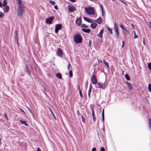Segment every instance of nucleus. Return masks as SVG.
I'll list each match as a JSON object with an SVG mask.
<instances>
[{"mask_svg": "<svg viewBox=\"0 0 151 151\" xmlns=\"http://www.w3.org/2000/svg\"><path fill=\"white\" fill-rule=\"evenodd\" d=\"M17 3L18 5V9L17 10V14L18 15L21 17L22 16L24 12V5L22 3L21 0H17Z\"/></svg>", "mask_w": 151, "mask_h": 151, "instance_id": "obj_1", "label": "nucleus"}, {"mask_svg": "<svg viewBox=\"0 0 151 151\" xmlns=\"http://www.w3.org/2000/svg\"><path fill=\"white\" fill-rule=\"evenodd\" d=\"M90 108L92 111V117L95 116L94 109L93 108L92 106V105L90 106Z\"/></svg>", "mask_w": 151, "mask_h": 151, "instance_id": "obj_17", "label": "nucleus"}, {"mask_svg": "<svg viewBox=\"0 0 151 151\" xmlns=\"http://www.w3.org/2000/svg\"><path fill=\"white\" fill-rule=\"evenodd\" d=\"M104 32V29H101L99 34L97 35V36L101 37L102 38V35L103 34Z\"/></svg>", "mask_w": 151, "mask_h": 151, "instance_id": "obj_10", "label": "nucleus"}, {"mask_svg": "<svg viewBox=\"0 0 151 151\" xmlns=\"http://www.w3.org/2000/svg\"><path fill=\"white\" fill-rule=\"evenodd\" d=\"M101 12H102V16H104V10L101 11Z\"/></svg>", "mask_w": 151, "mask_h": 151, "instance_id": "obj_51", "label": "nucleus"}, {"mask_svg": "<svg viewBox=\"0 0 151 151\" xmlns=\"http://www.w3.org/2000/svg\"><path fill=\"white\" fill-rule=\"evenodd\" d=\"M37 151H41V150L39 148H38L37 149Z\"/></svg>", "mask_w": 151, "mask_h": 151, "instance_id": "obj_60", "label": "nucleus"}, {"mask_svg": "<svg viewBox=\"0 0 151 151\" xmlns=\"http://www.w3.org/2000/svg\"><path fill=\"white\" fill-rule=\"evenodd\" d=\"M113 29L116 34L115 36L117 38H118L119 36V32L117 26L115 23H114Z\"/></svg>", "mask_w": 151, "mask_h": 151, "instance_id": "obj_4", "label": "nucleus"}, {"mask_svg": "<svg viewBox=\"0 0 151 151\" xmlns=\"http://www.w3.org/2000/svg\"><path fill=\"white\" fill-rule=\"evenodd\" d=\"M70 1H71L72 2H75L76 0H69Z\"/></svg>", "mask_w": 151, "mask_h": 151, "instance_id": "obj_56", "label": "nucleus"}, {"mask_svg": "<svg viewBox=\"0 0 151 151\" xmlns=\"http://www.w3.org/2000/svg\"><path fill=\"white\" fill-rule=\"evenodd\" d=\"M62 28V25L61 24H58L55 25V32L58 33L59 30H60Z\"/></svg>", "mask_w": 151, "mask_h": 151, "instance_id": "obj_6", "label": "nucleus"}, {"mask_svg": "<svg viewBox=\"0 0 151 151\" xmlns=\"http://www.w3.org/2000/svg\"><path fill=\"white\" fill-rule=\"evenodd\" d=\"M106 28H107V29L108 31L111 34H113V32L112 31V29L110 28L108 26H106Z\"/></svg>", "mask_w": 151, "mask_h": 151, "instance_id": "obj_20", "label": "nucleus"}, {"mask_svg": "<svg viewBox=\"0 0 151 151\" xmlns=\"http://www.w3.org/2000/svg\"><path fill=\"white\" fill-rule=\"evenodd\" d=\"M97 85H98L100 87V88H101V87H102L103 86V84L102 83H97Z\"/></svg>", "mask_w": 151, "mask_h": 151, "instance_id": "obj_30", "label": "nucleus"}, {"mask_svg": "<svg viewBox=\"0 0 151 151\" xmlns=\"http://www.w3.org/2000/svg\"><path fill=\"white\" fill-rule=\"evenodd\" d=\"M82 30L83 32L87 33H89L91 32V30L90 29H86L82 28L81 29Z\"/></svg>", "mask_w": 151, "mask_h": 151, "instance_id": "obj_13", "label": "nucleus"}, {"mask_svg": "<svg viewBox=\"0 0 151 151\" xmlns=\"http://www.w3.org/2000/svg\"><path fill=\"white\" fill-rule=\"evenodd\" d=\"M15 37L17 39V31L16 30L15 32Z\"/></svg>", "mask_w": 151, "mask_h": 151, "instance_id": "obj_33", "label": "nucleus"}, {"mask_svg": "<svg viewBox=\"0 0 151 151\" xmlns=\"http://www.w3.org/2000/svg\"><path fill=\"white\" fill-rule=\"evenodd\" d=\"M4 15L3 12H0V18H2L4 17Z\"/></svg>", "mask_w": 151, "mask_h": 151, "instance_id": "obj_32", "label": "nucleus"}, {"mask_svg": "<svg viewBox=\"0 0 151 151\" xmlns=\"http://www.w3.org/2000/svg\"><path fill=\"white\" fill-rule=\"evenodd\" d=\"M143 44L144 45H145V38L144 37L143 38Z\"/></svg>", "mask_w": 151, "mask_h": 151, "instance_id": "obj_41", "label": "nucleus"}, {"mask_svg": "<svg viewBox=\"0 0 151 151\" xmlns=\"http://www.w3.org/2000/svg\"><path fill=\"white\" fill-rule=\"evenodd\" d=\"M119 25L122 30L125 28L123 26L122 23H120Z\"/></svg>", "mask_w": 151, "mask_h": 151, "instance_id": "obj_37", "label": "nucleus"}, {"mask_svg": "<svg viewBox=\"0 0 151 151\" xmlns=\"http://www.w3.org/2000/svg\"><path fill=\"white\" fill-rule=\"evenodd\" d=\"M54 8H55V9H56L57 10V9H58V6H54Z\"/></svg>", "mask_w": 151, "mask_h": 151, "instance_id": "obj_54", "label": "nucleus"}, {"mask_svg": "<svg viewBox=\"0 0 151 151\" xmlns=\"http://www.w3.org/2000/svg\"><path fill=\"white\" fill-rule=\"evenodd\" d=\"M102 120L103 122H104V117H102Z\"/></svg>", "mask_w": 151, "mask_h": 151, "instance_id": "obj_63", "label": "nucleus"}, {"mask_svg": "<svg viewBox=\"0 0 151 151\" xmlns=\"http://www.w3.org/2000/svg\"><path fill=\"white\" fill-rule=\"evenodd\" d=\"M123 31L126 34H128L129 33V32L127 31V30L126 29V28H124L123 29Z\"/></svg>", "mask_w": 151, "mask_h": 151, "instance_id": "obj_25", "label": "nucleus"}, {"mask_svg": "<svg viewBox=\"0 0 151 151\" xmlns=\"http://www.w3.org/2000/svg\"><path fill=\"white\" fill-rule=\"evenodd\" d=\"M91 81L93 84H96L97 83V80L96 78V75H93L91 79Z\"/></svg>", "mask_w": 151, "mask_h": 151, "instance_id": "obj_9", "label": "nucleus"}, {"mask_svg": "<svg viewBox=\"0 0 151 151\" xmlns=\"http://www.w3.org/2000/svg\"><path fill=\"white\" fill-rule=\"evenodd\" d=\"M7 4V1L6 0H4L3 1V5L4 7H5L6 6Z\"/></svg>", "mask_w": 151, "mask_h": 151, "instance_id": "obj_21", "label": "nucleus"}, {"mask_svg": "<svg viewBox=\"0 0 151 151\" xmlns=\"http://www.w3.org/2000/svg\"><path fill=\"white\" fill-rule=\"evenodd\" d=\"M49 109L50 110V112H51V114L52 115H53V114H54V113L53 112V111H52V110L50 108V107H49Z\"/></svg>", "mask_w": 151, "mask_h": 151, "instance_id": "obj_38", "label": "nucleus"}, {"mask_svg": "<svg viewBox=\"0 0 151 151\" xmlns=\"http://www.w3.org/2000/svg\"><path fill=\"white\" fill-rule=\"evenodd\" d=\"M98 61L99 63H102V60H98Z\"/></svg>", "mask_w": 151, "mask_h": 151, "instance_id": "obj_59", "label": "nucleus"}, {"mask_svg": "<svg viewBox=\"0 0 151 151\" xmlns=\"http://www.w3.org/2000/svg\"><path fill=\"white\" fill-rule=\"evenodd\" d=\"M103 62L104 63V64L108 68H109V64L108 63L106 62V61L104 59L103 60Z\"/></svg>", "mask_w": 151, "mask_h": 151, "instance_id": "obj_22", "label": "nucleus"}, {"mask_svg": "<svg viewBox=\"0 0 151 151\" xmlns=\"http://www.w3.org/2000/svg\"><path fill=\"white\" fill-rule=\"evenodd\" d=\"M138 37V36L136 34L134 35V38H136Z\"/></svg>", "mask_w": 151, "mask_h": 151, "instance_id": "obj_49", "label": "nucleus"}, {"mask_svg": "<svg viewBox=\"0 0 151 151\" xmlns=\"http://www.w3.org/2000/svg\"><path fill=\"white\" fill-rule=\"evenodd\" d=\"M119 1L122 3L123 4H124L126 6H127V3L123 1L122 0H119Z\"/></svg>", "mask_w": 151, "mask_h": 151, "instance_id": "obj_34", "label": "nucleus"}, {"mask_svg": "<svg viewBox=\"0 0 151 151\" xmlns=\"http://www.w3.org/2000/svg\"><path fill=\"white\" fill-rule=\"evenodd\" d=\"M49 2L50 3V4H51L53 5H54L55 4V1H52V0L50 1Z\"/></svg>", "mask_w": 151, "mask_h": 151, "instance_id": "obj_28", "label": "nucleus"}, {"mask_svg": "<svg viewBox=\"0 0 151 151\" xmlns=\"http://www.w3.org/2000/svg\"><path fill=\"white\" fill-rule=\"evenodd\" d=\"M92 85L91 84L90 85V86H89V89H92Z\"/></svg>", "mask_w": 151, "mask_h": 151, "instance_id": "obj_55", "label": "nucleus"}, {"mask_svg": "<svg viewBox=\"0 0 151 151\" xmlns=\"http://www.w3.org/2000/svg\"><path fill=\"white\" fill-rule=\"evenodd\" d=\"M19 122L20 123L22 124H24L26 126H28V124L25 121H23L22 120H20Z\"/></svg>", "mask_w": 151, "mask_h": 151, "instance_id": "obj_18", "label": "nucleus"}, {"mask_svg": "<svg viewBox=\"0 0 151 151\" xmlns=\"http://www.w3.org/2000/svg\"><path fill=\"white\" fill-rule=\"evenodd\" d=\"M91 89H89L88 91V96L89 97H90V93L91 91Z\"/></svg>", "mask_w": 151, "mask_h": 151, "instance_id": "obj_31", "label": "nucleus"}, {"mask_svg": "<svg viewBox=\"0 0 151 151\" xmlns=\"http://www.w3.org/2000/svg\"><path fill=\"white\" fill-rule=\"evenodd\" d=\"M92 117H93V121L94 122L96 120V118L95 116H93Z\"/></svg>", "mask_w": 151, "mask_h": 151, "instance_id": "obj_44", "label": "nucleus"}, {"mask_svg": "<svg viewBox=\"0 0 151 151\" xmlns=\"http://www.w3.org/2000/svg\"><path fill=\"white\" fill-rule=\"evenodd\" d=\"M125 77L126 79L127 80H130L129 77V75L127 74H126L125 75Z\"/></svg>", "mask_w": 151, "mask_h": 151, "instance_id": "obj_24", "label": "nucleus"}, {"mask_svg": "<svg viewBox=\"0 0 151 151\" xmlns=\"http://www.w3.org/2000/svg\"><path fill=\"white\" fill-rule=\"evenodd\" d=\"M122 48H123L124 47V41H122Z\"/></svg>", "mask_w": 151, "mask_h": 151, "instance_id": "obj_45", "label": "nucleus"}, {"mask_svg": "<svg viewBox=\"0 0 151 151\" xmlns=\"http://www.w3.org/2000/svg\"><path fill=\"white\" fill-rule=\"evenodd\" d=\"M4 115L6 118L7 119V115L6 114H4Z\"/></svg>", "mask_w": 151, "mask_h": 151, "instance_id": "obj_52", "label": "nucleus"}, {"mask_svg": "<svg viewBox=\"0 0 151 151\" xmlns=\"http://www.w3.org/2000/svg\"><path fill=\"white\" fill-rule=\"evenodd\" d=\"M102 20L101 18V17H99L97 19L95 20V22L99 24L101 23Z\"/></svg>", "mask_w": 151, "mask_h": 151, "instance_id": "obj_16", "label": "nucleus"}, {"mask_svg": "<svg viewBox=\"0 0 151 151\" xmlns=\"http://www.w3.org/2000/svg\"><path fill=\"white\" fill-rule=\"evenodd\" d=\"M148 68L150 70H151V63H149L148 65Z\"/></svg>", "mask_w": 151, "mask_h": 151, "instance_id": "obj_35", "label": "nucleus"}, {"mask_svg": "<svg viewBox=\"0 0 151 151\" xmlns=\"http://www.w3.org/2000/svg\"><path fill=\"white\" fill-rule=\"evenodd\" d=\"M45 90H46V89L45 88L44 89V93L46 95V93L45 92Z\"/></svg>", "mask_w": 151, "mask_h": 151, "instance_id": "obj_61", "label": "nucleus"}, {"mask_svg": "<svg viewBox=\"0 0 151 151\" xmlns=\"http://www.w3.org/2000/svg\"><path fill=\"white\" fill-rule=\"evenodd\" d=\"M91 44V40H89V46H90Z\"/></svg>", "mask_w": 151, "mask_h": 151, "instance_id": "obj_50", "label": "nucleus"}, {"mask_svg": "<svg viewBox=\"0 0 151 151\" xmlns=\"http://www.w3.org/2000/svg\"><path fill=\"white\" fill-rule=\"evenodd\" d=\"M149 23H150V28H151V22H149Z\"/></svg>", "mask_w": 151, "mask_h": 151, "instance_id": "obj_64", "label": "nucleus"}, {"mask_svg": "<svg viewBox=\"0 0 151 151\" xmlns=\"http://www.w3.org/2000/svg\"><path fill=\"white\" fill-rule=\"evenodd\" d=\"M100 151H105L104 148L103 147H101Z\"/></svg>", "mask_w": 151, "mask_h": 151, "instance_id": "obj_42", "label": "nucleus"}, {"mask_svg": "<svg viewBox=\"0 0 151 151\" xmlns=\"http://www.w3.org/2000/svg\"><path fill=\"white\" fill-rule=\"evenodd\" d=\"M69 75L70 77H72L73 76V72L72 70H70L69 72Z\"/></svg>", "mask_w": 151, "mask_h": 151, "instance_id": "obj_26", "label": "nucleus"}, {"mask_svg": "<svg viewBox=\"0 0 151 151\" xmlns=\"http://www.w3.org/2000/svg\"><path fill=\"white\" fill-rule=\"evenodd\" d=\"M68 9L70 12H73L76 10V7L70 5L68 6Z\"/></svg>", "mask_w": 151, "mask_h": 151, "instance_id": "obj_7", "label": "nucleus"}, {"mask_svg": "<svg viewBox=\"0 0 151 151\" xmlns=\"http://www.w3.org/2000/svg\"><path fill=\"white\" fill-rule=\"evenodd\" d=\"M9 10V7L8 6H6L4 10V12L5 13H7Z\"/></svg>", "mask_w": 151, "mask_h": 151, "instance_id": "obj_23", "label": "nucleus"}, {"mask_svg": "<svg viewBox=\"0 0 151 151\" xmlns=\"http://www.w3.org/2000/svg\"><path fill=\"white\" fill-rule=\"evenodd\" d=\"M57 54L58 56H62L63 54V52L61 49L58 48L57 50Z\"/></svg>", "mask_w": 151, "mask_h": 151, "instance_id": "obj_8", "label": "nucleus"}, {"mask_svg": "<svg viewBox=\"0 0 151 151\" xmlns=\"http://www.w3.org/2000/svg\"><path fill=\"white\" fill-rule=\"evenodd\" d=\"M81 27L82 28H87L88 26L86 25L85 24H83L81 25Z\"/></svg>", "mask_w": 151, "mask_h": 151, "instance_id": "obj_29", "label": "nucleus"}, {"mask_svg": "<svg viewBox=\"0 0 151 151\" xmlns=\"http://www.w3.org/2000/svg\"><path fill=\"white\" fill-rule=\"evenodd\" d=\"M131 25H132V27L133 28H135V26H134L133 24H131Z\"/></svg>", "mask_w": 151, "mask_h": 151, "instance_id": "obj_58", "label": "nucleus"}, {"mask_svg": "<svg viewBox=\"0 0 151 151\" xmlns=\"http://www.w3.org/2000/svg\"><path fill=\"white\" fill-rule=\"evenodd\" d=\"M84 19L85 21L89 23H92L93 22V20H92L91 19H89L87 17H84Z\"/></svg>", "mask_w": 151, "mask_h": 151, "instance_id": "obj_14", "label": "nucleus"}, {"mask_svg": "<svg viewBox=\"0 0 151 151\" xmlns=\"http://www.w3.org/2000/svg\"><path fill=\"white\" fill-rule=\"evenodd\" d=\"M85 10L86 13L89 14L94 15L95 14L93 9L92 7H89L88 8H85Z\"/></svg>", "mask_w": 151, "mask_h": 151, "instance_id": "obj_3", "label": "nucleus"}, {"mask_svg": "<svg viewBox=\"0 0 151 151\" xmlns=\"http://www.w3.org/2000/svg\"><path fill=\"white\" fill-rule=\"evenodd\" d=\"M149 91L150 92H151V85L150 84H148Z\"/></svg>", "mask_w": 151, "mask_h": 151, "instance_id": "obj_36", "label": "nucleus"}, {"mask_svg": "<svg viewBox=\"0 0 151 151\" xmlns=\"http://www.w3.org/2000/svg\"><path fill=\"white\" fill-rule=\"evenodd\" d=\"M55 76L57 78L61 79L62 78V76L61 74L60 73H58L56 74Z\"/></svg>", "mask_w": 151, "mask_h": 151, "instance_id": "obj_15", "label": "nucleus"}, {"mask_svg": "<svg viewBox=\"0 0 151 151\" xmlns=\"http://www.w3.org/2000/svg\"><path fill=\"white\" fill-rule=\"evenodd\" d=\"M54 18L53 17H50L46 19L45 22L48 24H51L53 21Z\"/></svg>", "mask_w": 151, "mask_h": 151, "instance_id": "obj_5", "label": "nucleus"}, {"mask_svg": "<svg viewBox=\"0 0 151 151\" xmlns=\"http://www.w3.org/2000/svg\"><path fill=\"white\" fill-rule=\"evenodd\" d=\"M96 148L94 147L92 149V151H96Z\"/></svg>", "mask_w": 151, "mask_h": 151, "instance_id": "obj_46", "label": "nucleus"}, {"mask_svg": "<svg viewBox=\"0 0 151 151\" xmlns=\"http://www.w3.org/2000/svg\"><path fill=\"white\" fill-rule=\"evenodd\" d=\"M101 11L104 10L103 7L102 5H101Z\"/></svg>", "mask_w": 151, "mask_h": 151, "instance_id": "obj_47", "label": "nucleus"}, {"mask_svg": "<svg viewBox=\"0 0 151 151\" xmlns=\"http://www.w3.org/2000/svg\"><path fill=\"white\" fill-rule=\"evenodd\" d=\"M28 109L30 113L32 115V116H34L33 113L32 111V110L31 109Z\"/></svg>", "mask_w": 151, "mask_h": 151, "instance_id": "obj_39", "label": "nucleus"}, {"mask_svg": "<svg viewBox=\"0 0 151 151\" xmlns=\"http://www.w3.org/2000/svg\"><path fill=\"white\" fill-rule=\"evenodd\" d=\"M81 118H82V122H84L85 121V119L84 117L83 116H81Z\"/></svg>", "mask_w": 151, "mask_h": 151, "instance_id": "obj_40", "label": "nucleus"}, {"mask_svg": "<svg viewBox=\"0 0 151 151\" xmlns=\"http://www.w3.org/2000/svg\"><path fill=\"white\" fill-rule=\"evenodd\" d=\"M71 65V64H70L69 63L68 64V70L69 69V68H70V66Z\"/></svg>", "mask_w": 151, "mask_h": 151, "instance_id": "obj_43", "label": "nucleus"}, {"mask_svg": "<svg viewBox=\"0 0 151 151\" xmlns=\"http://www.w3.org/2000/svg\"><path fill=\"white\" fill-rule=\"evenodd\" d=\"M54 117V118L55 119H56V117H55V116L54 115V114H53V115H52Z\"/></svg>", "mask_w": 151, "mask_h": 151, "instance_id": "obj_62", "label": "nucleus"}, {"mask_svg": "<svg viewBox=\"0 0 151 151\" xmlns=\"http://www.w3.org/2000/svg\"><path fill=\"white\" fill-rule=\"evenodd\" d=\"M2 6V2L0 1V7H1Z\"/></svg>", "mask_w": 151, "mask_h": 151, "instance_id": "obj_53", "label": "nucleus"}, {"mask_svg": "<svg viewBox=\"0 0 151 151\" xmlns=\"http://www.w3.org/2000/svg\"><path fill=\"white\" fill-rule=\"evenodd\" d=\"M77 114H78V116H80V113L79 112V110H78L77 111Z\"/></svg>", "mask_w": 151, "mask_h": 151, "instance_id": "obj_48", "label": "nucleus"}, {"mask_svg": "<svg viewBox=\"0 0 151 151\" xmlns=\"http://www.w3.org/2000/svg\"><path fill=\"white\" fill-rule=\"evenodd\" d=\"M125 83H126V84H127V86H128V88H129V89L130 90V91L132 89V85L131 83L128 82L127 81H126Z\"/></svg>", "mask_w": 151, "mask_h": 151, "instance_id": "obj_11", "label": "nucleus"}, {"mask_svg": "<svg viewBox=\"0 0 151 151\" xmlns=\"http://www.w3.org/2000/svg\"><path fill=\"white\" fill-rule=\"evenodd\" d=\"M76 24L78 26H80L81 23V18H79L77 19L76 21Z\"/></svg>", "mask_w": 151, "mask_h": 151, "instance_id": "obj_12", "label": "nucleus"}, {"mask_svg": "<svg viewBox=\"0 0 151 151\" xmlns=\"http://www.w3.org/2000/svg\"><path fill=\"white\" fill-rule=\"evenodd\" d=\"M74 41L76 43H80L82 40V38L80 34L76 35L74 37Z\"/></svg>", "mask_w": 151, "mask_h": 151, "instance_id": "obj_2", "label": "nucleus"}, {"mask_svg": "<svg viewBox=\"0 0 151 151\" xmlns=\"http://www.w3.org/2000/svg\"><path fill=\"white\" fill-rule=\"evenodd\" d=\"M102 117H104V112H102Z\"/></svg>", "mask_w": 151, "mask_h": 151, "instance_id": "obj_57", "label": "nucleus"}, {"mask_svg": "<svg viewBox=\"0 0 151 151\" xmlns=\"http://www.w3.org/2000/svg\"><path fill=\"white\" fill-rule=\"evenodd\" d=\"M78 89L80 96H81V97H82L83 96V95L82 94L81 91L80 90L79 86L78 87Z\"/></svg>", "mask_w": 151, "mask_h": 151, "instance_id": "obj_27", "label": "nucleus"}, {"mask_svg": "<svg viewBox=\"0 0 151 151\" xmlns=\"http://www.w3.org/2000/svg\"><path fill=\"white\" fill-rule=\"evenodd\" d=\"M96 26L97 24L95 23H93L91 25V27L93 29L95 28L96 27Z\"/></svg>", "mask_w": 151, "mask_h": 151, "instance_id": "obj_19", "label": "nucleus"}]
</instances>
